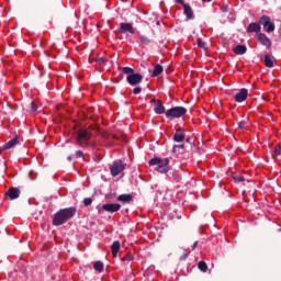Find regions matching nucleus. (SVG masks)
<instances>
[{
  "label": "nucleus",
  "mask_w": 281,
  "mask_h": 281,
  "mask_svg": "<svg viewBox=\"0 0 281 281\" xmlns=\"http://www.w3.org/2000/svg\"><path fill=\"white\" fill-rule=\"evenodd\" d=\"M77 209L76 206H70L67 209H61L57 213H55L53 218V225L58 227L60 225H65L67 221L76 216Z\"/></svg>",
  "instance_id": "1"
},
{
  "label": "nucleus",
  "mask_w": 281,
  "mask_h": 281,
  "mask_svg": "<svg viewBox=\"0 0 281 281\" xmlns=\"http://www.w3.org/2000/svg\"><path fill=\"white\" fill-rule=\"evenodd\" d=\"M91 132L87 128H80L75 134V142L80 148H87L89 142L91 140Z\"/></svg>",
  "instance_id": "2"
},
{
  "label": "nucleus",
  "mask_w": 281,
  "mask_h": 281,
  "mask_svg": "<svg viewBox=\"0 0 281 281\" xmlns=\"http://www.w3.org/2000/svg\"><path fill=\"white\" fill-rule=\"evenodd\" d=\"M149 166H156L155 170L160 175H166L170 171V159L168 158H153L149 160Z\"/></svg>",
  "instance_id": "3"
},
{
  "label": "nucleus",
  "mask_w": 281,
  "mask_h": 281,
  "mask_svg": "<svg viewBox=\"0 0 281 281\" xmlns=\"http://www.w3.org/2000/svg\"><path fill=\"white\" fill-rule=\"evenodd\" d=\"M188 113V110L183 106H175L166 111V117L168 120H175L179 117H183Z\"/></svg>",
  "instance_id": "4"
},
{
  "label": "nucleus",
  "mask_w": 281,
  "mask_h": 281,
  "mask_svg": "<svg viewBox=\"0 0 281 281\" xmlns=\"http://www.w3.org/2000/svg\"><path fill=\"white\" fill-rule=\"evenodd\" d=\"M259 23L263 26L265 32L271 33L276 31V24L271 22V18H269V15H262L259 19Z\"/></svg>",
  "instance_id": "5"
},
{
  "label": "nucleus",
  "mask_w": 281,
  "mask_h": 281,
  "mask_svg": "<svg viewBox=\"0 0 281 281\" xmlns=\"http://www.w3.org/2000/svg\"><path fill=\"white\" fill-rule=\"evenodd\" d=\"M126 169V164L122 160H116L113 162L112 167L110 168V172L112 177H117L123 170Z\"/></svg>",
  "instance_id": "6"
},
{
  "label": "nucleus",
  "mask_w": 281,
  "mask_h": 281,
  "mask_svg": "<svg viewBox=\"0 0 281 281\" xmlns=\"http://www.w3.org/2000/svg\"><path fill=\"white\" fill-rule=\"evenodd\" d=\"M122 210V205L117 203H106L101 206L99 210V214L102 212H109L110 214H114V212H120Z\"/></svg>",
  "instance_id": "7"
},
{
  "label": "nucleus",
  "mask_w": 281,
  "mask_h": 281,
  "mask_svg": "<svg viewBox=\"0 0 281 281\" xmlns=\"http://www.w3.org/2000/svg\"><path fill=\"white\" fill-rule=\"evenodd\" d=\"M126 80L132 87H137V85H140V82L144 80V76L138 72H133L132 75L126 77Z\"/></svg>",
  "instance_id": "8"
},
{
  "label": "nucleus",
  "mask_w": 281,
  "mask_h": 281,
  "mask_svg": "<svg viewBox=\"0 0 281 281\" xmlns=\"http://www.w3.org/2000/svg\"><path fill=\"white\" fill-rule=\"evenodd\" d=\"M150 104H154V112L157 115H166V106H164V103L161 102V100L158 99H151Z\"/></svg>",
  "instance_id": "9"
},
{
  "label": "nucleus",
  "mask_w": 281,
  "mask_h": 281,
  "mask_svg": "<svg viewBox=\"0 0 281 281\" xmlns=\"http://www.w3.org/2000/svg\"><path fill=\"white\" fill-rule=\"evenodd\" d=\"M21 196V190L16 187H11L5 192V198L9 199V201H15V199H19Z\"/></svg>",
  "instance_id": "10"
},
{
  "label": "nucleus",
  "mask_w": 281,
  "mask_h": 281,
  "mask_svg": "<svg viewBox=\"0 0 281 281\" xmlns=\"http://www.w3.org/2000/svg\"><path fill=\"white\" fill-rule=\"evenodd\" d=\"M120 34H126L128 32L130 34H135V27H133V24L128 22H122L120 23Z\"/></svg>",
  "instance_id": "11"
},
{
  "label": "nucleus",
  "mask_w": 281,
  "mask_h": 281,
  "mask_svg": "<svg viewBox=\"0 0 281 281\" xmlns=\"http://www.w3.org/2000/svg\"><path fill=\"white\" fill-rule=\"evenodd\" d=\"M247 95H249V90L243 88L234 95L235 102H245L247 100Z\"/></svg>",
  "instance_id": "12"
},
{
  "label": "nucleus",
  "mask_w": 281,
  "mask_h": 281,
  "mask_svg": "<svg viewBox=\"0 0 281 281\" xmlns=\"http://www.w3.org/2000/svg\"><path fill=\"white\" fill-rule=\"evenodd\" d=\"M257 41H259V43L265 47H271V40L265 33H259L257 35Z\"/></svg>",
  "instance_id": "13"
},
{
  "label": "nucleus",
  "mask_w": 281,
  "mask_h": 281,
  "mask_svg": "<svg viewBox=\"0 0 281 281\" xmlns=\"http://www.w3.org/2000/svg\"><path fill=\"white\" fill-rule=\"evenodd\" d=\"M260 30H262V27L260 26V22H252L248 25L247 33L254 34L255 32L256 34H258Z\"/></svg>",
  "instance_id": "14"
},
{
  "label": "nucleus",
  "mask_w": 281,
  "mask_h": 281,
  "mask_svg": "<svg viewBox=\"0 0 281 281\" xmlns=\"http://www.w3.org/2000/svg\"><path fill=\"white\" fill-rule=\"evenodd\" d=\"M186 139V133H183V130L178 128L176 130V133L173 135V142H177L178 144H181Z\"/></svg>",
  "instance_id": "15"
},
{
  "label": "nucleus",
  "mask_w": 281,
  "mask_h": 281,
  "mask_svg": "<svg viewBox=\"0 0 281 281\" xmlns=\"http://www.w3.org/2000/svg\"><path fill=\"white\" fill-rule=\"evenodd\" d=\"M16 144H19V137L15 136L2 146V150H10L11 148H14Z\"/></svg>",
  "instance_id": "16"
},
{
  "label": "nucleus",
  "mask_w": 281,
  "mask_h": 281,
  "mask_svg": "<svg viewBox=\"0 0 281 281\" xmlns=\"http://www.w3.org/2000/svg\"><path fill=\"white\" fill-rule=\"evenodd\" d=\"M234 54L237 56H244V54H247V46L246 45H237L233 48Z\"/></svg>",
  "instance_id": "17"
},
{
  "label": "nucleus",
  "mask_w": 281,
  "mask_h": 281,
  "mask_svg": "<svg viewBox=\"0 0 281 281\" xmlns=\"http://www.w3.org/2000/svg\"><path fill=\"white\" fill-rule=\"evenodd\" d=\"M183 12L187 19L192 20L194 19V11H192V7L190 4H184L183 5Z\"/></svg>",
  "instance_id": "18"
},
{
  "label": "nucleus",
  "mask_w": 281,
  "mask_h": 281,
  "mask_svg": "<svg viewBox=\"0 0 281 281\" xmlns=\"http://www.w3.org/2000/svg\"><path fill=\"white\" fill-rule=\"evenodd\" d=\"M161 74H164V66L159 64L155 65L151 72L153 78H157V76H161Z\"/></svg>",
  "instance_id": "19"
},
{
  "label": "nucleus",
  "mask_w": 281,
  "mask_h": 281,
  "mask_svg": "<svg viewBox=\"0 0 281 281\" xmlns=\"http://www.w3.org/2000/svg\"><path fill=\"white\" fill-rule=\"evenodd\" d=\"M263 63H265V66L268 67L269 69L273 68V57L271 55L266 54Z\"/></svg>",
  "instance_id": "20"
},
{
  "label": "nucleus",
  "mask_w": 281,
  "mask_h": 281,
  "mask_svg": "<svg viewBox=\"0 0 281 281\" xmlns=\"http://www.w3.org/2000/svg\"><path fill=\"white\" fill-rule=\"evenodd\" d=\"M117 201H121V203H131L133 201L132 194H121L117 196Z\"/></svg>",
  "instance_id": "21"
},
{
  "label": "nucleus",
  "mask_w": 281,
  "mask_h": 281,
  "mask_svg": "<svg viewBox=\"0 0 281 281\" xmlns=\"http://www.w3.org/2000/svg\"><path fill=\"white\" fill-rule=\"evenodd\" d=\"M111 251L113 258H117V252L120 251V241L115 240L111 246Z\"/></svg>",
  "instance_id": "22"
},
{
  "label": "nucleus",
  "mask_w": 281,
  "mask_h": 281,
  "mask_svg": "<svg viewBox=\"0 0 281 281\" xmlns=\"http://www.w3.org/2000/svg\"><path fill=\"white\" fill-rule=\"evenodd\" d=\"M93 269H94V271L102 273V271H104V263H102V261H95L93 263Z\"/></svg>",
  "instance_id": "23"
},
{
  "label": "nucleus",
  "mask_w": 281,
  "mask_h": 281,
  "mask_svg": "<svg viewBox=\"0 0 281 281\" xmlns=\"http://www.w3.org/2000/svg\"><path fill=\"white\" fill-rule=\"evenodd\" d=\"M119 69L120 71H122V74H125L126 76H133V74H135V70L131 67H122Z\"/></svg>",
  "instance_id": "24"
},
{
  "label": "nucleus",
  "mask_w": 281,
  "mask_h": 281,
  "mask_svg": "<svg viewBox=\"0 0 281 281\" xmlns=\"http://www.w3.org/2000/svg\"><path fill=\"white\" fill-rule=\"evenodd\" d=\"M198 268L202 271V273L207 272V263L205 261H200L198 263Z\"/></svg>",
  "instance_id": "25"
},
{
  "label": "nucleus",
  "mask_w": 281,
  "mask_h": 281,
  "mask_svg": "<svg viewBox=\"0 0 281 281\" xmlns=\"http://www.w3.org/2000/svg\"><path fill=\"white\" fill-rule=\"evenodd\" d=\"M138 38L143 45H150V38L148 36L140 35Z\"/></svg>",
  "instance_id": "26"
},
{
  "label": "nucleus",
  "mask_w": 281,
  "mask_h": 281,
  "mask_svg": "<svg viewBox=\"0 0 281 281\" xmlns=\"http://www.w3.org/2000/svg\"><path fill=\"white\" fill-rule=\"evenodd\" d=\"M184 148H186V145H173L172 153H173V155H177V153H179V150H183Z\"/></svg>",
  "instance_id": "27"
},
{
  "label": "nucleus",
  "mask_w": 281,
  "mask_h": 281,
  "mask_svg": "<svg viewBox=\"0 0 281 281\" xmlns=\"http://www.w3.org/2000/svg\"><path fill=\"white\" fill-rule=\"evenodd\" d=\"M280 155H281V146L277 145V146H274L272 157H273V159H276V157H278Z\"/></svg>",
  "instance_id": "28"
},
{
  "label": "nucleus",
  "mask_w": 281,
  "mask_h": 281,
  "mask_svg": "<svg viewBox=\"0 0 281 281\" xmlns=\"http://www.w3.org/2000/svg\"><path fill=\"white\" fill-rule=\"evenodd\" d=\"M233 179L235 183H243L245 181V177H243L241 175L233 176Z\"/></svg>",
  "instance_id": "29"
},
{
  "label": "nucleus",
  "mask_w": 281,
  "mask_h": 281,
  "mask_svg": "<svg viewBox=\"0 0 281 281\" xmlns=\"http://www.w3.org/2000/svg\"><path fill=\"white\" fill-rule=\"evenodd\" d=\"M91 203H93V199H91V198H85L83 199V205L86 207H89V205H91Z\"/></svg>",
  "instance_id": "30"
},
{
  "label": "nucleus",
  "mask_w": 281,
  "mask_h": 281,
  "mask_svg": "<svg viewBox=\"0 0 281 281\" xmlns=\"http://www.w3.org/2000/svg\"><path fill=\"white\" fill-rule=\"evenodd\" d=\"M38 111V105L34 102H31V113H36Z\"/></svg>",
  "instance_id": "31"
},
{
  "label": "nucleus",
  "mask_w": 281,
  "mask_h": 281,
  "mask_svg": "<svg viewBox=\"0 0 281 281\" xmlns=\"http://www.w3.org/2000/svg\"><path fill=\"white\" fill-rule=\"evenodd\" d=\"M97 63H99V65H106V58H104V57H98V58H97Z\"/></svg>",
  "instance_id": "32"
},
{
  "label": "nucleus",
  "mask_w": 281,
  "mask_h": 281,
  "mask_svg": "<svg viewBox=\"0 0 281 281\" xmlns=\"http://www.w3.org/2000/svg\"><path fill=\"white\" fill-rule=\"evenodd\" d=\"M75 157H76L77 159H80V158L85 157V153H82V150H77V151L75 153Z\"/></svg>",
  "instance_id": "33"
},
{
  "label": "nucleus",
  "mask_w": 281,
  "mask_h": 281,
  "mask_svg": "<svg viewBox=\"0 0 281 281\" xmlns=\"http://www.w3.org/2000/svg\"><path fill=\"white\" fill-rule=\"evenodd\" d=\"M123 262H126V261H131V260H133V255H126V256H124L122 259H121Z\"/></svg>",
  "instance_id": "34"
},
{
  "label": "nucleus",
  "mask_w": 281,
  "mask_h": 281,
  "mask_svg": "<svg viewBox=\"0 0 281 281\" xmlns=\"http://www.w3.org/2000/svg\"><path fill=\"white\" fill-rule=\"evenodd\" d=\"M140 92H142V87H136L133 89L134 95H139Z\"/></svg>",
  "instance_id": "35"
},
{
  "label": "nucleus",
  "mask_w": 281,
  "mask_h": 281,
  "mask_svg": "<svg viewBox=\"0 0 281 281\" xmlns=\"http://www.w3.org/2000/svg\"><path fill=\"white\" fill-rule=\"evenodd\" d=\"M198 47L205 48V42L201 41V38H198Z\"/></svg>",
  "instance_id": "36"
},
{
  "label": "nucleus",
  "mask_w": 281,
  "mask_h": 281,
  "mask_svg": "<svg viewBox=\"0 0 281 281\" xmlns=\"http://www.w3.org/2000/svg\"><path fill=\"white\" fill-rule=\"evenodd\" d=\"M245 121H240L239 123H238V128H245Z\"/></svg>",
  "instance_id": "37"
},
{
  "label": "nucleus",
  "mask_w": 281,
  "mask_h": 281,
  "mask_svg": "<svg viewBox=\"0 0 281 281\" xmlns=\"http://www.w3.org/2000/svg\"><path fill=\"white\" fill-rule=\"evenodd\" d=\"M227 10H229V8L227 7V4H225V5H223V7L221 8V11H222V12H227Z\"/></svg>",
  "instance_id": "38"
},
{
  "label": "nucleus",
  "mask_w": 281,
  "mask_h": 281,
  "mask_svg": "<svg viewBox=\"0 0 281 281\" xmlns=\"http://www.w3.org/2000/svg\"><path fill=\"white\" fill-rule=\"evenodd\" d=\"M95 130H98V126H95V125H90L89 126V131H95Z\"/></svg>",
  "instance_id": "39"
},
{
  "label": "nucleus",
  "mask_w": 281,
  "mask_h": 281,
  "mask_svg": "<svg viewBox=\"0 0 281 281\" xmlns=\"http://www.w3.org/2000/svg\"><path fill=\"white\" fill-rule=\"evenodd\" d=\"M198 245H199V241H194V244L192 246V251H194L196 249Z\"/></svg>",
  "instance_id": "40"
},
{
  "label": "nucleus",
  "mask_w": 281,
  "mask_h": 281,
  "mask_svg": "<svg viewBox=\"0 0 281 281\" xmlns=\"http://www.w3.org/2000/svg\"><path fill=\"white\" fill-rule=\"evenodd\" d=\"M188 259V254H184L180 257V260H187Z\"/></svg>",
  "instance_id": "41"
},
{
  "label": "nucleus",
  "mask_w": 281,
  "mask_h": 281,
  "mask_svg": "<svg viewBox=\"0 0 281 281\" xmlns=\"http://www.w3.org/2000/svg\"><path fill=\"white\" fill-rule=\"evenodd\" d=\"M176 3H183V0H176Z\"/></svg>",
  "instance_id": "42"
},
{
  "label": "nucleus",
  "mask_w": 281,
  "mask_h": 281,
  "mask_svg": "<svg viewBox=\"0 0 281 281\" xmlns=\"http://www.w3.org/2000/svg\"><path fill=\"white\" fill-rule=\"evenodd\" d=\"M3 150H5V149H3V147H0V155H1V153H3Z\"/></svg>",
  "instance_id": "43"
},
{
  "label": "nucleus",
  "mask_w": 281,
  "mask_h": 281,
  "mask_svg": "<svg viewBox=\"0 0 281 281\" xmlns=\"http://www.w3.org/2000/svg\"><path fill=\"white\" fill-rule=\"evenodd\" d=\"M202 1H203L204 3H205V2L210 3V1H212V0H202Z\"/></svg>",
  "instance_id": "44"
},
{
  "label": "nucleus",
  "mask_w": 281,
  "mask_h": 281,
  "mask_svg": "<svg viewBox=\"0 0 281 281\" xmlns=\"http://www.w3.org/2000/svg\"><path fill=\"white\" fill-rule=\"evenodd\" d=\"M68 161H71V156H68Z\"/></svg>",
  "instance_id": "45"
},
{
  "label": "nucleus",
  "mask_w": 281,
  "mask_h": 281,
  "mask_svg": "<svg viewBox=\"0 0 281 281\" xmlns=\"http://www.w3.org/2000/svg\"><path fill=\"white\" fill-rule=\"evenodd\" d=\"M279 232H281V228H279Z\"/></svg>",
  "instance_id": "46"
}]
</instances>
